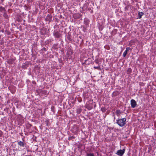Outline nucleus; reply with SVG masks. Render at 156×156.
I'll return each mask as SVG.
<instances>
[{
    "label": "nucleus",
    "instance_id": "f257e3e1",
    "mask_svg": "<svg viewBox=\"0 0 156 156\" xmlns=\"http://www.w3.org/2000/svg\"><path fill=\"white\" fill-rule=\"evenodd\" d=\"M126 118H124L122 119H118L116 120V123L120 127H123L125 126L126 124Z\"/></svg>",
    "mask_w": 156,
    "mask_h": 156
},
{
    "label": "nucleus",
    "instance_id": "f03ea898",
    "mask_svg": "<svg viewBox=\"0 0 156 156\" xmlns=\"http://www.w3.org/2000/svg\"><path fill=\"white\" fill-rule=\"evenodd\" d=\"M125 151V149H123L122 150H119L117 151L116 154L119 156H122L124 153Z\"/></svg>",
    "mask_w": 156,
    "mask_h": 156
},
{
    "label": "nucleus",
    "instance_id": "7ed1b4c3",
    "mask_svg": "<svg viewBox=\"0 0 156 156\" xmlns=\"http://www.w3.org/2000/svg\"><path fill=\"white\" fill-rule=\"evenodd\" d=\"M52 16L51 14H49L46 16L45 20L46 21L50 22L52 20Z\"/></svg>",
    "mask_w": 156,
    "mask_h": 156
},
{
    "label": "nucleus",
    "instance_id": "20e7f679",
    "mask_svg": "<svg viewBox=\"0 0 156 156\" xmlns=\"http://www.w3.org/2000/svg\"><path fill=\"white\" fill-rule=\"evenodd\" d=\"M53 35L56 38H59L61 37V35L58 31H56L53 33Z\"/></svg>",
    "mask_w": 156,
    "mask_h": 156
},
{
    "label": "nucleus",
    "instance_id": "39448f33",
    "mask_svg": "<svg viewBox=\"0 0 156 156\" xmlns=\"http://www.w3.org/2000/svg\"><path fill=\"white\" fill-rule=\"evenodd\" d=\"M130 102L131 107L133 108H134L136 105V102L133 99H132Z\"/></svg>",
    "mask_w": 156,
    "mask_h": 156
},
{
    "label": "nucleus",
    "instance_id": "423d86ee",
    "mask_svg": "<svg viewBox=\"0 0 156 156\" xmlns=\"http://www.w3.org/2000/svg\"><path fill=\"white\" fill-rule=\"evenodd\" d=\"M73 16L75 19L80 18L81 16V15L79 13L74 14Z\"/></svg>",
    "mask_w": 156,
    "mask_h": 156
},
{
    "label": "nucleus",
    "instance_id": "0eeeda50",
    "mask_svg": "<svg viewBox=\"0 0 156 156\" xmlns=\"http://www.w3.org/2000/svg\"><path fill=\"white\" fill-rule=\"evenodd\" d=\"M86 108L89 110L93 108V105H91V104H90V103L89 104H87L86 105Z\"/></svg>",
    "mask_w": 156,
    "mask_h": 156
},
{
    "label": "nucleus",
    "instance_id": "6e6552de",
    "mask_svg": "<svg viewBox=\"0 0 156 156\" xmlns=\"http://www.w3.org/2000/svg\"><path fill=\"white\" fill-rule=\"evenodd\" d=\"M120 94L119 91H115L113 92L112 94V96L113 97H116L117 95H119Z\"/></svg>",
    "mask_w": 156,
    "mask_h": 156
},
{
    "label": "nucleus",
    "instance_id": "1a4fd4ad",
    "mask_svg": "<svg viewBox=\"0 0 156 156\" xmlns=\"http://www.w3.org/2000/svg\"><path fill=\"white\" fill-rule=\"evenodd\" d=\"M91 62V60L90 58H88L85 61L83 64H85L87 65H89Z\"/></svg>",
    "mask_w": 156,
    "mask_h": 156
},
{
    "label": "nucleus",
    "instance_id": "9d476101",
    "mask_svg": "<svg viewBox=\"0 0 156 156\" xmlns=\"http://www.w3.org/2000/svg\"><path fill=\"white\" fill-rule=\"evenodd\" d=\"M18 144L20 146L23 147L26 145V144L21 141H20L18 142Z\"/></svg>",
    "mask_w": 156,
    "mask_h": 156
},
{
    "label": "nucleus",
    "instance_id": "9b49d317",
    "mask_svg": "<svg viewBox=\"0 0 156 156\" xmlns=\"http://www.w3.org/2000/svg\"><path fill=\"white\" fill-rule=\"evenodd\" d=\"M6 10L5 8L3 7L2 6H0V12H5Z\"/></svg>",
    "mask_w": 156,
    "mask_h": 156
},
{
    "label": "nucleus",
    "instance_id": "f8f14e48",
    "mask_svg": "<svg viewBox=\"0 0 156 156\" xmlns=\"http://www.w3.org/2000/svg\"><path fill=\"white\" fill-rule=\"evenodd\" d=\"M13 60L12 58L9 59L7 61V62L9 64H12V63Z\"/></svg>",
    "mask_w": 156,
    "mask_h": 156
},
{
    "label": "nucleus",
    "instance_id": "ddd939ff",
    "mask_svg": "<svg viewBox=\"0 0 156 156\" xmlns=\"http://www.w3.org/2000/svg\"><path fill=\"white\" fill-rule=\"evenodd\" d=\"M144 13L142 12H138V17L139 19H140L141 18V16L143 15Z\"/></svg>",
    "mask_w": 156,
    "mask_h": 156
},
{
    "label": "nucleus",
    "instance_id": "4468645a",
    "mask_svg": "<svg viewBox=\"0 0 156 156\" xmlns=\"http://www.w3.org/2000/svg\"><path fill=\"white\" fill-rule=\"evenodd\" d=\"M3 16L5 19H7L9 18L7 14V13H6V12H4Z\"/></svg>",
    "mask_w": 156,
    "mask_h": 156
},
{
    "label": "nucleus",
    "instance_id": "2eb2a0df",
    "mask_svg": "<svg viewBox=\"0 0 156 156\" xmlns=\"http://www.w3.org/2000/svg\"><path fill=\"white\" fill-rule=\"evenodd\" d=\"M28 64L26 63H23L22 65V68H23L25 69L27 68V66Z\"/></svg>",
    "mask_w": 156,
    "mask_h": 156
},
{
    "label": "nucleus",
    "instance_id": "dca6fc26",
    "mask_svg": "<svg viewBox=\"0 0 156 156\" xmlns=\"http://www.w3.org/2000/svg\"><path fill=\"white\" fill-rule=\"evenodd\" d=\"M132 71V70L130 68H128L127 71V74H129L131 73Z\"/></svg>",
    "mask_w": 156,
    "mask_h": 156
},
{
    "label": "nucleus",
    "instance_id": "f3484780",
    "mask_svg": "<svg viewBox=\"0 0 156 156\" xmlns=\"http://www.w3.org/2000/svg\"><path fill=\"white\" fill-rule=\"evenodd\" d=\"M121 112L119 110H117L116 111V113L118 116L120 115V114Z\"/></svg>",
    "mask_w": 156,
    "mask_h": 156
},
{
    "label": "nucleus",
    "instance_id": "a211bd4d",
    "mask_svg": "<svg viewBox=\"0 0 156 156\" xmlns=\"http://www.w3.org/2000/svg\"><path fill=\"white\" fill-rule=\"evenodd\" d=\"M82 111V110L81 108H79L76 109V113L77 114H80Z\"/></svg>",
    "mask_w": 156,
    "mask_h": 156
},
{
    "label": "nucleus",
    "instance_id": "6ab92c4d",
    "mask_svg": "<svg viewBox=\"0 0 156 156\" xmlns=\"http://www.w3.org/2000/svg\"><path fill=\"white\" fill-rule=\"evenodd\" d=\"M75 137L74 136H72L69 137L68 138V140H73L74 139Z\"/></svg>",
    "mask_w": 156,
    "mask_h": 156
},
{
    "label": "nucleus",
    "instance_id": "aec40b11",
    "mask_svg": "<svg viewBox=\"0 0 156 156\" xmlns=\"http://www.w3.org/2000/svg\"><path fill=\"white\" fill-rule=\"evenodd\" d=\"M97 64H98V65L99 64V63L98 61V58H96L95 60L94 61Z\"/></svg>",
    "mask_w": 156,
    "mask_h": 156
},
{
    "label": "nucleus",
    "instance_id": "412c9836",
    "mask_svg": "<svg viewBox=\"0 0 156 156\" xmlns=\"http://www.w3.org/2000/svg\"><path fill=\"white\" fill-rule=\"evenodd\" d=\"M86 156H95L94 154L92 153H87Z\"/></svg>",
    "mask_w": 156,
    "mask_h": 156
},
{
    "label": "nucleus",
    "instance_id": "4be33fe9",
    "mask_svg": "<svg viewBox=\"0 0 156 156\" xmlns=\"http://www.w3.org/2000/svg\"><path fill=\"white\" fill-rule=\"evenodd\" d=\"M128 51H126V50L124 52L123 54V57H125L126 55V54L127 53Z\"/></svg>",
    "mask_w": 156,
    "mask_h": 156
},
{
    "label": "nucleus",
    "instance_id": "5701e85b",
    "mask_svg": "<svg viewBox=\"0 0 156 156\" xmlns=\"http://www.w3.org/2000/svg\"><path fill=\"white\" fill-rule=\"evenodd\" d=\"M94 69H100V66H99V65H98V66H97V67L94 66Z\"/></svg>",
    "mask_w": 156,
    "mask_h": 156
},
{
    "label": "nucleus",
    "instance_id": "b1692460",
    "mask_svg": "<svg viewBox=\"0 0 156 156\" xmlns=\"http://www.w3.org/2000/svg\"><path fill=\"white\" fill-rule=\"evenodd\" d=\"M45 122L46 123L47 126H49V121L48 120H46V121H45Z\"/></svg>",
    "mask_w": 156,
    "mask_h": 156
},
{
    "label": "nucleus",
    "instance_id": "393cba45",
    "mask_svg": "<svg viewBox=\"0 0 156 156\" xmlns=\"http://www.w3.org/2000/svg\"><path fill=\"white\" fill-rule=\"evenodd\" d=\"M129 8V6H128V5H127L124 8L125 11H126L128 10V9Z\"/></svg>",
    "mask_w": 156,
    "mask_h": 156
},
{
    "label": "nucleus",
    "instance_id": "a878e982",
    "mask_svg": "<svg viewBox=\"0 0 156 156\" xmlns=\"http://www.w3.org/2000/svg\"><path fill=\"white\" fill-rule=\"evenodd\" d=\"M3 135V132L0 130V137L2 136V135Z\"/></svg>",
    "mask_w": 156,
    "mask_h": 156
},
{
    "label": "nucleus",
    "instance_id": "bb28decb",
    "mask_svg": "<svg viewBox=\"0 0 156 156\" xmlns=\"http://www.w3.org/2000/svg\"><path fill=\"white\" fill-rule=\"evenodd\" d=\"M67 38L70 41H71L72 40L71 39L70 36L69 35H68L67 37Z\"/></svg>",
    "mask_w": 156,
    "mask_h": 156
},
{
    "label": "nucleus",
    "instance_id": "cd10ccee",
    "mask_svg": "<svg viewBox=\"0 0 156 156\" xmlns=\"http://www.w3.org/2000/svg\"><path fill=\"white\" fill-rule=\"evenodd\" d=\"M131 49L130 47H127L126 48V50L127 51H129L130 50H131Z\"/></svg>",
    "mask_w": 156,
    "mask_h": 156
},
{
    "label": "nucleus",
    "instance_id": "c85d7f7f",
    "mask_svg": "<svg viewBox=\"0 0 156 156\" xmlns=\"http://www.w3.org/2000/svg\"><path fill=\"white\" fill-rule=\"evenodd\" d=\"M51 41V40L49 39V40H48L47 41H46L47 43H49Z\"/></svg>",
    "mask_w": 156,
    "mask_h": 156
},
{
    "label": "nucleus",
    "instance_id": "c756f323",
    "mask_svg": "<svg viewBox=\"0 0 156 156\" xmlns=\"http://www.w3.org/2000/svg\"><path fill=\"white\" fill-rule=\"evenodd\" d=\"M43 49L45 51H47V49H46V48H43Z\"/></svg>",
    "mask_w": 156,
    "mask_h": 156
},
{
    "label": "nucleus",
    "instance_id": "7c9ffc66",
    "mask_svg": "<svg viewBox=\"0 0 156 156\" xmlns=\"http://www.w3.org/2000/svg\"><path fill=\"white\" fill-rule=\"evenodd\" d=\"M54 108V107H52L51 108V110L53 112H54L53 110Z\"/></svg>",
    "mask_w": 156,
    "mask_h": 156
},
{
    "label": "nucleus",
    "instance_id": "2f4dec72",
    "mask_svg": "<svg viewBox=\"0 0 156 156\" xmlns=\"http://www.w3.org/2000/svg\"><path fill=\"white\" fill-rule=\"evenodd\" d=\"M4 0H1V2H3V1H4Z\"/></svg>",
    "mask_w": 156,
    "mask_h": 156
},
{
    "label": "nucleus",
    "instance_id": "473e14b6",
    "mask_svg": "<svg viewBox=\"0 0 156 156\" xmlns=\"http://www.w3.org/2000/svg\"><path fill=\"white\" fill-rule=\"evenodd\" d=\"M114 115V116H115V115H114H114Z\"/></svg>",
    "mask_w": 156,
    "mask_h": 156
}]
</instances>
